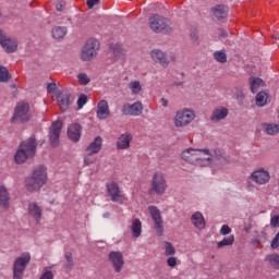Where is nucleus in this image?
Instances as JSON below:
<instances>
[{
    "label": "nucleus",
    "instance_id": "obj_1",
    "mask_svg": "<svg viewBox=\"0 0 279 279\" xmlns=\"http://www.w3.org/2000/svg\"><path fill=\"white\" fill-rule=\"evenodd\" d=\"M36 147H38V142H36L35 136L23 141L15 153V162L17 165H23V162L29 160V158H34L36 156Z\"/></svg>",
    "mask_w": 279,
    "mask_h": 279
},
{
    "label": "nucleus",
    "instance_id": "obj_2",
    "mask_svg": "<svg viewBox=\"0 0 279 279\" xmlns=\"http://www.w3.org/2000/svg\"><path fill=\"white\" fill-rule=\"evenodd\" d=\"M45 184H47V168L45 166L36 168L25 180L27 191H40Z\"/></svg>",
    "mask_w": 279,
    "mask_h": 279
},
{
    "label": "nucleus",
    "instance_id": "obj_3",
    "mask_svg": "<svg viewBox=\"0 0 279 279\" xmlns=\"http://www.w3.org/2000/svg\"><path fill=\"white\" fill-rule=\"evenodd\" d=\"M148 26L154 34H165L167 36L173 32L171 20L159 14H153L148 19Z\"/></svg>",
    "mask_w": 279,
    "mask_h": 279
},
{
    "label": "nucleus",
    "instance_id": "obj_4",
    "mask_svg": "<svg viewBox=\"0 0 279 279\" xmlns=\"http://www.w3.org/2000/svg\"><path fill=\"white\" fill-rule=\"evenodd\" d=\"M167 193V178L162 172H155L153 174L148 195H165Z\"/></svg>",
    "mask_w": 279,
    "mask_h": 279
},
{
    "label": "nucleus",
    "instance_id": "obj_5",
    "mask_svg": "<svg viewBox=\"0 0 279 279\" xmlns=\"http://www.w3.org/2000/svg\"><path fill=\"white\" fill-rule=\"evenodd\" d=\"M195 121V110L191 108H182L175 112L173 123L175 128H186Z\"/></svg>",
    "mask_w": 279,
    "mask_h": 279
},
{
    "label": "nucleus",
    "instance_id": "obj_6",
    "mask_svg": "<svg viewBox=\"0 0 279 279\" xmlns=\"http://www.w3.org/2000/svg\"><path fill=\"white\" fill-rule=\"evenodd\" d=\"M32 260V255L29 253H23L21 256L16 257L13 264V279H23L25 269Z\"/></svg>",
    "mask_w": 279,
    "mask_h": 279
},
{
    "label": "nucleus",
    "instance_id": "obj_7",
    "mask_svg": "<svg viewBox=\"0 0 279 279\" xmlns=\"http://www.w3.org/2000/svg\"><path fill=\"white\" fill-rule=\"evenodd\" d=\"M99 51V41L97 39H88L81 51V60L90 62L93 58H97Z\"/></svg>",
    "mask_w": 279,
    "mask_h": 279
},
{
    "label": "nucleus",
    "instance_id": "obj_8",
    "mask_svg": "<svg viewBox=\"0 0 279 279\" xmlns=\"http://www.w3.org/2000/svg\"><path fill=\"white\" fill-rule=\"evenodd\" d=\"M32 119V113L29 112V104L21 101L16 105L12 121L17 123H27Z\"/></svg>",
    "mask_w": 279,
    "mask_h": 279
},
{
    "label": "nucleus",
    "instance_id": "obj_9",
    "mask_svg": "<svg viewBox=\"0 0 279 279\" xmlns=\"http://www.w3.org/2000/svg\"><path fill=\"white\" fill-rule=\"evenodd\" d=\"M148 213L154 221V228L158 236H162L165 234V225L162 221V215L160 214V209L156 206H149Z\"/></svg>",
    "mask_w": 279,
    "mask_h": 279
},
{
    "label": "nucleus",
    "instance_id": "obj_10",
    "mask_svg": "<svg viewBox=\"0 0 279 279\" xmlns=\"http://www.w3.org/2000/svg\"><path fill=\"white\" fill-rule=\"evenodd\" d=\"M211 156V165L216 169H226L230 165V157L219 148L214 149Z\"/></svg>",
    "mask_w": 279,
    "mask_h": 279
},
{
    "label": "nucleus",
    "instance_id": "obj_11",
    "mask_svg": "<svg viewBox=\"0 0 279 279\" xmlns=\"http://www.w3.org/2000/svg\"><path fill=\"white\" fill-rule=\"evenodd\" d=\"M107 193L111 197V202L116 204H123L125 202V194L117 182L107 183Z\"/></svg>",
    "mask_w": 279,
    "mask_h": 279
},
{
    "label": "nucleus",
    "instance_id": "obj_12",
    "mask_svg": "<svg viewBox=\"0 0 279 279\" xmlns=\"http://www.w3.org/2000/svg\"><path fill=\"white\" fill-rule=\"evenodd\" d=\"M250 180H252V182H255V184L263 186L265 184H268L269 180H271V175L269 174V171H267L265 168H259L251 173Z\"/></svg>",
    "mask_w": 279,
    "mask_h": 279
},
{
    "label": "nucleus",
    "instance_id": "obj_13",
    "mask_svg": "<svg viewBox=\"0 0 279 279\" xmlns=\"http://www.w3.org/2000/svg\"><path fill=\"white\" fill-rule=\"evenodd\" d=\"M0 45L7 51V53H14L19 47L16 39L7 36L3 31H0Z\"/></svg>",
    "mask_w": 279,
    "mask_h": 279
},
{
    "label": "nucleus",
    "instance_id": "obj_14",
    "mask_svg": "<svg viewBox=\"0 0 279 279\" xmlns=\"http://www.w3.org/2000/svg\"><path fill=\"white\" fill-rule=\"evenodd\" d=\"M62 132V120H57L50 126L49 141L52 147L60 145V133Z\"/></svg>",
    "mask_w": 279,
    "mask_h": 279
},
{
    "label": "nucleus",
    "instance_id": "obj_15",
    "mask_svg": "<svg viewBox=\"0 0 279 279\" xmlns=\"http://www.w3.org/2000/svg\"><path fill=\"white\" fill-rule=\"evenodd\" d=\"M122 112L126 117H141L143 114V102L135 101L134 104H125L122 107Z\"/></svg>",
    "mask_w": 279,
    "mask_h": 279
},
{
    "label": "nucleus",
    "instance_id": "obj_16",
    "mask_svg": "<svg viewBox=\"0 0 279 279\" xmlns=\"http://www.w3.org/2000/svg\"><path fill=\"white\" fill-rule=\"evenodd\" d=\"M199 156L196 157V161L194 165L195 167H208L209 165H213V153L210 149H198Z\"/></svg>",
    "mask_w": 279,
    "mask_h": 279
},
{
    "label": "nucleus",
    "instance_id": "obj_17",
    "mask_svg": "<svg viewBox=\"0 0 279 279\" xmlns=\"http://www.w3.org/2000/svg\"><path fill=\"white\" fill-rule=\"evenodd\" d=\"M109 260L112 263L114 271L120 274L121 269H123V265L125 262L123 260V254L121 252H111L109 253Z\"/></svg>",
    "mask_w": 279,
    "mask_h": 279
},
{
    "label": "nucleus",
    "instance_id": "obj_18",
    "mask_svg": "<svg viewBox=\"0 0 279 279\" xmlns=\"http://www.w3.org/2000/svg\"><path fill=\"white\" fill-rule=\"evenodd\" d=\"M150 58L154 62L160 64V66H162L163 69H167V66H169V58L167 57V53H165L162 50H153L150 52Z\"/></svg>",
    "mask_w": 279,
    "mask_h": 279
},
{
    "label": "nucleus",
    "instance_id": "obj_19",
    "mask_svg": "<svg viewBox=\"0 0 279 279\" xmlns=\"http://www.w3.org/2000/svg\"><path fill=\"white\" fill-rule=\"evenodd\" d=\"M57 101L60 110H62V112H66V110H69V106H71V93L69 90L61 92L57 97Z\"/></svg>",
    "mask_w": 279,
    "mask_h": 279
},
{
    "label": "nucleus",
    "instance_id": "obj_20",
    "mask_svg": "<svg viewBox=\"0 0 279 279\" xmlns=\"http://www.w3.org/2000/svg\"><path fill=\"white\" fill-rule=\"evenodd\" d=\"M68 136L73 143H77L82 138V125L80 123H72L68 128Z\"/></svg>",
    "mask_w": 279,
    "mask_h": 279
},
{
    "label": "nucleus",
    "instance_id": "obj_21",
    "mask_svg": "<svg viewBox=\"0 0 279 279\" xmlns=\"http://www.w3.org/2000/svg\"><path fill=\"white\" fill-rule=\"evenodd\" d=\"M211 17L215 21H225L228 17V8L223 4H218L211 8Z\"/></svg>",
    "mask_w": 279,
    "mask_h": 279
},
{
    "label": "nucleus",
    "instance_id": "obj_22",
    "mask_svg": "<svg viewBox=\"0 0 279 279\" xmlns=\"http://www.w3.org/2000/svg\"><path fill=\"white\" fill-rule=\"evenodd\" d=\"M181 158L190 165H195V162H197V158H199L198 149L187 148L181 153Z\"/></svg>",
    "mask_w": 279,
    "mask_h": 279
},
{
    "label": "nucleus",
    "instance_id": "obj_23",
    "mask_svg": "<svg viewBox=\"0 0 279 279\" xmlns=\"http://www.w3.org/2000/svg\"><path fill=\"white\" fill-rule=\"evenodd\" d=\"M96 114L100 120L108 119V117H110V107L108 106L107 100H100L98 102Z\"/></svg>",
    "mask_w": 279,
    "mask_h": 279
},
{
    "label": "nucleus",
    "instance_id": "obj_24",
    "mask_svg": "<svg viewBox=\"0 0 279 279\" xmlns=\"http://www.w3.org/2000/svg\"><path fill=\"white\" fill-rule=\"evenodd\" d=\"M132 143V134L130 132L123 133L117 141V149H130Z\"/></svg>",
    "mask_w": 279,
    "mask_h": 279
},
{
    "label": "nucleus",
    "instance_id": "obj_25",
    "mask_svg": "<svg viewBox=\"0 0 279 279\" xmlns=\"http://www.w3.org/2000/svg\"><path fill=\"white\" fill-rule=\"evenodd\" d=\"M28 215L34 217L36 223H40V219H43V208L36 203H31L28 205Z\"/></svg>",
    "mask_w": 279,
    "mask_h": 279
},
{
    "label": "nucleus",
    "instance_id": "obj_26",
    "mask_svg": "<svg viewBox=\"0 0 279 279\" xmlns=\"http://www.w3.org/2000/svg\"><path fill=\"white\" fill-rule=\"evenodd\" d=\"M0 208L10 210V192L5 186H0Z\"/></svg>",
    "mask_w": 279,
    "mask_h": 279
},
{
    "label": "nucleus",
    "instance_id": "obj_27",
    "mask_svg": "<svg viewBox=\"0 0 279 279\" xmlns=\"http://www.w3.org/2000/svg\"><path fill=\"white\" fill-rule=\"evenodd\" d=\"M226 117H228V108L219 107L213 111L210 121H213V123H217L218 121H223Z\"/></svg>",
    "mask_w": 279,
    "mask_h": 279
},
{
    "label": "nucleus",
    "instance_id": "obj_28",
    "mask_svg": "<svg viewBox=\"0 0 279 279\" xmlns=\"http://www.w3.org/2000/svg\"><path fill=\"white\" fill-rule=\"evenodd\" d=\"M191 221L197 230H204L206 228V220L204 219V216L202 213L196 211L192 215Z\"/></svg>",
    "mask_w": 279,
    "mask_h": 279
},
{
    "label": "nucleus",
    "instance_id": "obj_29",
    "mask_svg": "<svg viewBox=\"0 0 279 279\" xmlns=\"http://www.w3.org/2000/svg\"><path fill=\"white\" fill-rule=\"evenodd\" d=\"M262 130L268 136H276L279 134V124L276 123H263Z\"/></svg>",
    "mask_w": 279,
    "mask_h": 279
},
{
    "label": "nucleus",
    "instance_id": "obj_30",
    "mask_svg": "<svg viewBox=\"0 0 279 279\" xmlns=\"http://www.w3.org/2000/svg\"><path fill=\"white\" fill-rule=\"evenodd\" d=\"M248 84L252 93H258V89L265 86V81L260 77L251 76L248 78Z\"/></svg>",
    "mask_w": 279,
    "mask_h": 279
},
{
    "label": "nucleus",
    "instance_id": "obj_31",
    "mask_svg": "<svg viewBox=\"0 0 279 279\" xmlns=\"http://www.w3.org/2000/svg\"><path fill=\"white\" fill-rule=\"evenodd\" d=\"M101 150V137H96L86 148V154H99Z\"/></svg>",
    "mask_w": 279,
    "mask_h": 279
},
{
    "label": "nucleus",
    "instance_id": "obj_32",
    "mask_svg": "<svg viewBox=\"0 0 279 279\" xmlns=\"http://www.w3.org/2000/svg\"><path fill=\"white\" fill-rule=\"evenodd\" d=\"M66 27L65 26H56L52 28V37L56 38V40H62L64 36H66Z\"/></svg>",
    "mask_w": 279,
    "mask_h": 279
},
{
    "label": "nucleus",
    "instance_id": "obj_33",
    "mask_svg": "<svg viewBox=\"0 0 279 279\" xmlns=\"http://www.w3.org/2000/svg\"><path fill=\"white\" fill-rule=\"evenodd\" d=\"M111 51L116 60H119L125 56V50L120 44H111Z\"/></svg>",
    "mask_w": 279,
    "mask_h": 279
},
{
    "label": "nucleus",
    "instance_id": "obj_34",
    "mask_svg": "<svg viewBox=\"0 0 279 279\" xmlns=\"http://www.w3.org/2000/svg\"><path fill=\"white\" fill-rule=\"evenodd\" d=\"M142 228H143V223L141 222V220L138 218H135L132 221V226H131V230H132L133 236H135V239H138V236H141Z\"/></svg>",
    "mask_w": 279,
    "mask_h": 279
},
{
    "label": "nucleus",
    "instance_id": "obj_35",
    "mask_svg": "<svg viewBox=\"0 0 279 279\" xmlns=\"http://www.w3.org/2000/svg\"><path fill=\"white\" fill-rule=\"evenodd\" d=\"M129 88L132 95H141L143 92V85H141V81H132L129 83Z\"/></svg>",
    "mask_w": 279,
    "mask_h": 279
},
{
    "label": "nucleus",
    "instance_id": "obj_36",
    "mask_svg": "<svg viewBox=\"0 0 279 279\" xmlns=\"http://www.w3.org/2000/svg\"><path fill=\"white\" fill-rule=\"evenodd\" d=\"M266 262L269 263V266L274 269H279V255L274 253L266 256Z\"/></svg>",
    "mask_w": 279,
    "mask_h": 279
},
{
    "label": "nucleus",
    "instance_id": "obj_37",
    "mask_svg": "<svg viewBox=\"0 0 279 279\" xmlns=\"http://www.w3.org/2000/svg\"><path fill=\"white\" fill-rule=\"evenodd\" d=\"M214 60L216 62H220V64H226V62H228V56L226 54V51H223V50L215 51Z\"/></svg>",
    "mask_w": 279,
    "mask_h": 279
},
{
    "label": "nucleus",
    "instance_id": "obj_38",
    "mask_svg": "<svg viewBox=\"0 0 279 279\" xmlns=\"http://www.w3.org/2000/svg\"><path fill=\"white\" fill-rule=\"evenodd\" d=\"M233 244H234V235H229L217 243V248L221 250V247H226L228 245H233Z\"/></svg>",
    "mask_w": 279,
    "mask_h": 279
},
{
    "label": "nucleus",
    "instance_id": "obj_39",
    "mask_svg": "<svg viewBox=\"0 0 279 279\" xmlns=\"http://www.w3.org/2000/svg\"><path fill=\"white\" fill-rule=\"evenodd\" d=\"M267 104V93L259 92L256 96V106H265Z\"/></svg>",
    "mask_w": 279,
    "mask_h": 279
},
{
    "label": "nucleus",
    "instance_id": "obj_40",
    "mask_svg": "<svg viewBox=\"0 0 279 279\" xmlns=\"http://www.w3.org/2000/svg\"><path fill=\"white\" fill-rule=\"evenodd\" d=\"M10 72L8 68L0 65V82H8L10 80Z\"/></svg>",
    "mask_w": 279,
    "mask_h": 279
},
{
    "label": "nucleus",
    "instance_id": "obj_41",
    "mask_svg": "<svg viewBox=\"0 0 279 279\" xmlns=\"http://www.w3.org/2000/svg\"><path fill=\"white\" fill-rule=\"evenodd\" d=\"M78 84L82 86H88L90 84V77H88V74L86 73H80L77 75Z\"/></svg>",
    "mask_w": 279,
    "mask_h": 279
},
{
    "label": "nucleus",
    "instance_id": "obj_42",
    "mask_svg": "<svg viewBox=\"0 0 279 279\" xmlns=\"http://www.w3.org/2000/svg\"><path fill=\"white\" fill-rule=\"evenodd\" d=\"M175 254V247L173 246V244H171V242H166L165 243V255L166 256H174Z\"/></svg>",
    "mask_w": 279,
    "mask_h": 279
},
{
    "label": "nucleus",
    "instance_id": "obj_43",
    "mask_svg": "<svg viewBox=\"0 0 279 279\" xmlns=\"http://www.w3.org/2000/svg\"><path fill=\"white\" fill-rule=\"evenodd\" d=\"M87 101H88V96H86V94H81L77 99L78 110H82L84 108V106H86Z\"/></svg>",
    "mask_w": 279,
    "mask_h": 279
},
{
    "label": "nucleus",
    "instance_id": "obj_44",
    "mask_svg": "<svg viewBox=\"0 0 279 279\" xmlns=\"http://www.w3.org/2000/svg\"><path fill=\"white\" fill-rule=\"evenodd\" d=\"M97 161V157L94 154H86L85 158H84V163L86 166L88 165H94V162Z\"/></svg>",
    "mask_w": 279,
    "mask_h": 279
},
{
    "label": "nucleus",
    "instance_id": "obj_45",
    "mask_svg": "<svg viewBox=\"0 0 279 279\" xmlns=\"http://www.w3.org/2000/svg\"><path fill=\"white\" fill-rule=\"evenodd\" d=\"M54 275L53 271L49 268H44V272L41 274L39 279H53Z\"/></svg>",
    "mask_w": 279,
    "mask_h": 279
},
{
    "label": "nucleus",
    "instance_id": "obj_46",
    "mask_svg": "<svg viewBox=\"0 0 279 279\" xmlns=\"http://www.w3.org/2000/svg\"><path fill=\"white\" fill-rule=\"evenodd\" d=\"M167 265L168 267H172V268L175 267L178 265V258L173 256L169 257L167 259Z\"/></svg>",
    "mask_w": 279,
    "mask_h": 279
},
{
    "label": "nucleus",
    "instance_id": "obj_47",
    "mask_svg": "<svg viewBox=\"0 0 279 279\" xmlns=\"http://www.w3.org/2000/svg\"><path fill=\"white\" fill-rule=\"evenodd\" d=\"M64 8H66V2L64 0H58L57 2L58 12H63Z\"/></svg>",
    "mask_w": 279,
    "mask_h": 279
},
{
    "label": "nucleus",
    "instance_id": "obj_48",
    "mask_svg": "<svg viewBox=\"0 0 279 279\" xmlns=\"http://www.w3.org/2000/svg\"><path fill=\"white\" fill-rule=\"evenodd\" d=\"M270 226L271 228H279V215L271 217Z\"/></svg>",
    "mask_w": 279,
    "mask_h": 279
},
{
    "label": "nucleus",
    "instance_id": "obj_49",
    "mask_svg": "<svg viewBox=\"0 0 279 279\" xmlns=\"http://www.w3.org/2000/svg\"><path fill=\"white\" fill-rule=\"evenodd\" d=\"M230 232H232V229L228 227V225H223L220 229V234L223 236H226V234H230Z\"/></svg>",
    "mask_w": 279,
    "mask_h": 279
},
{
    "label": "nucleus",
    "instance_id": "obj_50",
    "mask_svg": "<svg viewBox=\"0 0 279 279\" xmlns=\"http://www.w3.org/2000/svg\"><path fill=\"white\" fill-rule=\"evenodd\" d=\"M98 3H99V0H87V8L89 10H93L95 5H97Z\"/></svg>",
    "mask_w": 279,
    "mask_h": 279
},
{
    "label": "nucleus",
    "instance_id": "obj_51",
    "mask_svg": "<svg viewBox=\"0 0 279 279\" xmlns=\"http://www.w3.org/2000/svg\"><path fill=\"white\" fill-rule=\"evenodd\" d=\"M75 264L73 263V259H68L66 260V263H65V265H64V268L65 269H73V266H74Z\"/></svg>",
    "mask_w": 279,
    "mask_h": 279
},
{
    "label": "nucleus",
    "instance_id": "obj_52",
    "mask_svg": "<svg viewBox=\"0 0 279 279\" xmlns=\"http://www.w3.org/2000/svg\"><path fill=\"white\" fill-rule=\"evenodd\" d=\"M190 36L193 43H197V39L199 38L197 35V31H193Z\"/></svg>",
    "mask_w": 279,
    "mask_h": 279
},
{
    "label": "nucleus",
    "instance_id": "obj_53",
    "mask_svg": "<svg viewBox=\"0 0 279 279\" xmlns=\"http://www.w3.org/2000/svg\"><path fill=\"white\" fill-rule=\"evenodd\" d=\"M160 104L163 108H167V106H169V100H167L166 98H161Z\"/></svg>",
    "mask_w": 279,
    "mask_h": 279
},
{
    "label": "nucleus",
    "instance_id": "obj_54",
    "mask_svg": "<svg viewBox=\"0 0 279 279\" xmlns=\"http://www.w3.org/2000/svg\"><path fill=\"white\" fill-rule=\"evenodd\" d=\"M64 258H65L66 260H73V254H72L71 252H66V253L64 254Z\"/></svg>",
    "mask_w": 279,
    "mask_h": 279
},
{
    "label": "nucleus",
    "instance_id": "obj_55",
    "mask_svg": "<svg viewBox=\"0 0 279 279\" xmlns=\"http://www.w3.org/2000/svg\"><path fill=\"white\" fill-rule=\"evenodd\" d=\"M227 36H228V33H226V31H223V29H220L219 37L226 38Z\"/></svg>",
    "mask_w": 279,
    "mask_h": 279
},
{
    "label": "nucleus",
    "instance_id": "obj_56",
    "mask_svg": "<svg viewBox=\"0 0 279 279\" xmlns=\"http://www.w3.org/2000/svg\"><path fill=\"white\" fill-rule=\"evenodd\" d=\"M56 89V84H49L47 87L48 93H51V90Z\"/></svg>",
    "mask_w": 279,
    "mask_h": 279
},
{
    "label": "nucleus",
    "instance_id": "obj_57",
    "mask_svg": "<svg viewBox=\"0 0 279 279\" xmlns=\"http://www.w3.org/2000/svg\"><path fill=\"white\" fill-rule=\"evenodd\" d=\"M244 230H245V232H250V230H252V227L245 226V227H244Z\"/></svg>",
    "mask_w": 279,
    "mask_h": 279
},
{
    "label": "nucleus",
    "instance_id": "obj_58",
    "mask_svg": "<svg viewBox=\"0 0 279 279\" xmlns=\"http://www.w3.org/2000/svg\"><path fill=\"white\" fill-rule=\"evenodd\" d=\"M104 217H105V219H108V217H110V213H105Z\"/></svg>",
    "mask_w": 279,
    "mask_h": 279
},
{
    "label": "nucleus",
    "instance_id": "obj_59",
    "mask_svg": "<svg viewBox=\"0 0 279 279\" xmlns=\"http://www.w3.org/2000/svg\"><path fill=\"white\" fill-rule=\"evenodd\" d=\"M274 38H275L276 40H279V36H278V35H275Z\"/></svg>",
    "mask_w": 279,
    "mask_h": 279
},
{
    "label": "nucleus",
    "instance_id": "obj_60",
    "mask_svg": "<svg viewBox=\"0 0 279 279\" xmlns=\"http://www.w3.org/2000/svg\"><path fill=\"white\" fill-rule=\"evenodd\" d=\"M171 60H175V57H172Z\"/></svg>",
    "mask_w": 279,
    "mask_h": 279
}]
</instances>
